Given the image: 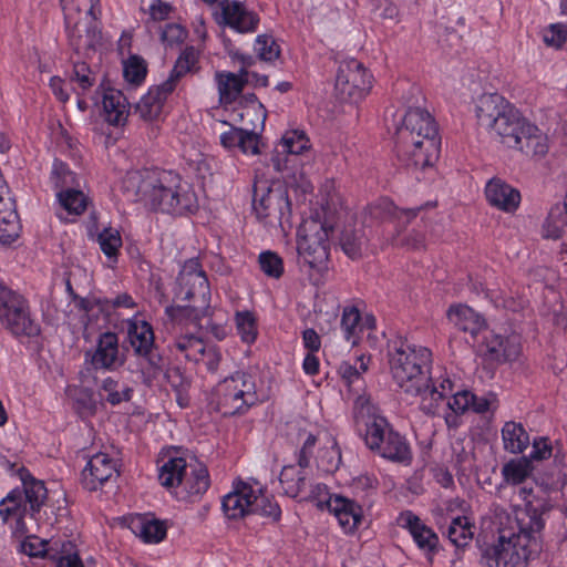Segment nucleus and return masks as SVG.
Returning a JSON list of instances; mask_svg holds the SVG:
<instances>
[{"label":"nucleus","mask_w":567,"mask_h":567,"mask_svg":"<svg viewBox=\"0 0 567 567\" xmlns=\"http://www.w3.org/2000/svg\"><path fill=\"white\" fill-rule=\"evenodd\" d=\"M318 468L327 473L336 472L341 464V451L332 435L331 443H322L316 456Z\"/></svg>","instance_id":"a18cd8bd"},{"label":"nucleus","mask_w":567,"mask_h":567,"mask_svg":"<svg viewBox=\"0 0 567 567\" xmlns=\"http://www.w3.org/2000/svg\"><path fill=\"white\" fill-rule=\"evenodd\" d=\"M361 313L354 306H347L342 309L341 315V331L343 338L351 346H358L361 339Z\"/></svg>","instance_id":"79ce46f5"},{"label":"nucleus","mask_w":567,"mask_h":567,"mask_svg":"<svg viewBox=\"0 0 567 567\" xmlns=\"http://www.w3.org/2000/svg\"><path fill=\"white\" fill-rule=\"evenodd\" d=\"M396 523L400 527L409 532L417 548L426 556L432 557L437 553L439 536L412 511L400 513Z\"/></svg>","instance_id":"aec40b11"},{"label":"nucleus","mask_w":567,"mask_h":567,"mask_svg":"<svg viewBox=\"0 0 567 567\" xmlns=\"http://www.w3.org/2000/svg\"><path fill=\"white\" fill-rule=\"evenodd\" d=\"M150 17L153 21H163L171 17L173 7L161 0H155L148 8Z\"/></svg>","instance_id":"338daca9"},{"label":"nucleus","mask_w":567,"mask_h":567,"mask_svg":"<svg viewBox=\"0 0 567 567\" xmlns=\"http://www.w3.org/2000/svg\"><path fill=\"white\" fill-rule=\"evenodd\" d=\"M255 51L264 61H275L279 58L280 50L272 37L261 34L255 41Z\"/></svg>","instance_id":"052dcab7"},{"label":"nucleus","mask_w":567,"mask_h":567,"mask_svg":"<svg viewBox=\"0 0 567 567\" xmlns=\"http://www.w3.org/2000/svg\"><path fill=\"white\" fill-rule=\"evenodd\" d=\"M135 534L145 543L157 544L166 536V526L155 519L138 518L134 523Z\"/></svg>","instance_id":"49530a36"},{"label":"nucleus","mask_w":567,"mask_h":567,"mask_svg":"<svg viewBox=\"0 0 567 567\" xmlns=\"http://www.w3.org/2000/svg\"><path fill=\"white\" fill-rule=\"evenodd\" d=\"M133 389L127 384L107 377L102 380L100 385V395L111 405H117L122 402H128L132 398Z\"/></svg>","instance_id":"ea45409f"},{"label":"nucleus","mask_w":567,"mask_h":567,"mask_svg":"<svg viewBox=\"0 0 567 567\" xmlns=\"http://www.w3.org/2000/svg\"><path fill=\"white\" fill-rule=\"evenodd\" d=\"M234 322L241 342L248 346L256 342L258 338V320L255 312L250 310L236 311Z\"/></svg>","instance_id":"a19ab883"},{"label":"nucleus","mask_w":567,"mask_h":567,"mask_svg":"<svg viewBox=\"0 0 567 567\" xmlns=\"http://www.w3.org/2000/svg\"><path fill=\"white\" fill-rule=\"evenodd\" d=\"M84 357L85 362L95 371H114L124 364L118 337L111 331L101 333L95 346L85 351Z\"/></svg>","instance_id":"dca6fc26"},{"label":"nucleus","mask_w":567,"mask_h":567,"mask_svg":"<svg viewBox=\"0 0 567 567\" xmlns=\"http://www.w3.org/2000/svg\"><path fill=\"white\" fill-rule=\"evenodd\" d=\"M502 439L505 451L512 454L523 453L529 445V435L522 423L506 422L502 427Z\"/></svg>","instance_id":"f704fd0d"},{"label":"nucleus","mask_w":567,"mask_h":567,"mask_svg":"<svg viewBox=\"0 0 567 567\" xmlns=\"http://www.w3.org/2000/svg\"><path fill=\"white\" fill-rule=\"evenodd\" d=\"M71 47L80 53L92 49L99 39V0H61Z\"/></svg>","instance_id":"6e6552de"},{"label":"nucleus","mask_w":567,"mask_h":567,"mask_svg":"<svg viewBox=\"0 0 567 567\" xmlns=\"http://www.w3.org/2000/svg\"><path fill=\"white\" fill-rule=\"evenodd\" d=\"M122 187L128 199L140 202L153 212L183 216L198 209L193 185L174 171L155 168L128 172Z\"/></svg>","instance_id":"7ed1b4c3"},{"label":"nucleus","mask_w":567,"mask_h":567,"mask_svg":"<svg viewBox=\"0 0 567 567\" xmlns=\"http://www.w3.org/2000/svg\"><path fill=\"white\" fill-rule=\"evenodd\" d=\"M365 237L362 230L346 228L340 236V246L343 252L351 259L361 257Z\"/></svg>","instance_id":"603ef678"},{"label":"nucleus","mask_w":567,"mask_h":567,"mask_svg":"<svg viewBox=\"0 0 567 567\" xmlns=\"http://www.w3.org/2000/svg\"><path fill=\"white\" fill-rule=\"evenodd\" d=\"M97 243L103 254L116 261L118 249L122 247V237L120 231L114 228H104L97 235Z\"/></svg>","instance_id":"5fc2aeb1"},{"label":"nucleus","mask_w":567,"mask_h":567,"mask_svg":"<svg viewBox=\"0 0 567 567\" xmlns=\"http://www.w3.org/2000/svg\"><path fill=\"white\" fill-rule=\"evenodd\" d=\"M258 402L255 379L237 371L218 382L210 392L208 405L223 416L245 413Z\"/></svg>","instance_id":"0eeeda50"},{"label":"nucleus","mask_w":567,"mask_h":567,"mask_svg":"<svg viewBox=\"0 0 567 567\" xmlns=\"http://www.w3.org/2000/svg\"><path fill=\"white\" fill-rule=\"evenodd\" d=\"M188 463L186 458L176 455H167L162 458L158 465V480L166 488H178L184 475H186Z\"/></svg>","instance_id":"7c9ffc66"},{"label":"nucleus","mask_w":567,"mask_h":567,"mask_svg":"<svg viewBox=\"0 0 567 567\" xmlns=\"http://www.w3.org/2000/svg\"><path fill=\"white\" fill-rule=\"evenodd\" d=\"M279 146L282 153L298 155L307 151L310 144L303 131L291 130L284 134Z\"/></svg>","instance_id":"864d4df0"},{"label":"nucleus","mask_w":567,"mask_h":567,"mask_svg":"<svg viewBox=\"0 0 567 567\" xmlns=\"http://www.w3.org/2000/svg\"><path fill=\"white\" fill-rule=\"evenodd\" d=\"M146 71L145 61L137 55L130 56L124 63V78L130 83L140 84L145 79Z\"/></svg>","instance_id":"13d9d810"},{"label":"nucleus","mask_w":567,"mask_h":567,"mask_svg":"<svg viewBox=\"0 0 567 567\" xmlns=\"http://www.w3.org/2000/svg\"><path fill=\"white\" fill-rule=\"evenodd\" d=\"M309 466L286 465L282 467L279 482L281 484L284 493L289 497L300 496L309 485Z\"/></svg>","instance_id":"c756f323"},{"label":"nucleus","mask_w":567,"mask_h":567,"mask_svg":"<svg viewBox=\"0 0 567 567\" xmlns=\"http://www.w3.org/2000/svg\"><path fill=\"white\" fill-rule=\"evenodd\" d=\"M553 455V446L547 437H537L533 441L530 458L534 461H544Z\"/></svg>","instance_id":"69168bd1"},{"label":"nucleus","mask_w":567,"mask_h":567,"mask_svg":"<svg viewBox=\"0 0 567 567\" xmlns=\"http://www.w3.org/2000/svg\"><path fill=\"white\" fill-rule=\"evenodd\" d=\"M70 81L76 84L82 92H85L94 85L95 78L85 62H75L70 75Z\"/></svg>","instance_id":"bf43d9fd"},{"label":"nucleus","mask_w":567,"mask_h":567,"mask_svg":"<svg viewBox=\"0 0 567 567\" xmlns=\"http://www.w3.org/2000/svg\"><path fill=\"white\" fill-rule=\"evenodd\" d=\"M420 208L401 209L389 199H381L370 207L371 215L377 218L390 217L398 221L405 220L406 223L415 218Z\"/></svg>","instance_id":"c03bdc74"},{"label":"nucleus","mask_w":567,"mask_h":567,"mask_svg":"<svg viewBox=\"0 0 567 567\" xmlns=\"http://www.w3.org/2000/svg\"><path fill=\"white\" fill-rule=\"evenodd\" d=\"M127 338L134 353L146 360L148 373L155 377L162 371L163 358L154 343V331L145 320L131 319L127 321Z\"/></svg>","instance_id":"4468645a"},{"label":"nucleus","mask_w":567,"mask_h":567,"mask_svg":"<svg viewBox=\"0 0 567 567\" xmlns=\"http://www.w3.org/2000/svg\"><path fill=\"white\" fill-rule=\"evenodd\" d=\"M332 227L309 218L298 228L297 251L303 265L322 275L328 270Z\"/></svg>","instance_id":"1a4fd4ad"},{"label":"nucleus","mask_w":567,"mask_h":567,"mask_svg":"<svg viewBox=\"0 0 567 567\" xmlns=\"http://www.w3.org/2000/svg\"><path fill=\"white\" fill-rule=\"evenodd\" d=\"M219 24L230 28L238 33H252L258 29L260 18L239 0H223L215 13Z\"/></svg>","instance_id":"f3484780"},{"label":"nucleus","mask_w":567,"mask_h":567,"mask_svg":"<svg viewBox=\"0 0 567 567\" xmlns=\"http://www.w3.org/2000/svg\"><path fill=\"white\" fill-rule=\"evenodd\" d=\"M198 58L199 51L197 49L194 47H186L177 58L175 65L165 82L171 83L175 90L179 79L196 69Z\"/></svg>","instance_id":"58836bf2"},{"label":"nucleus","mask_w":567,"mask_h":567,"mask_svg":"<svg viewBox=\"0 0 567 567\" xmlns=\"http://www.w3.org/2000/svg\"><path fill=\"white\" fill-rule=\"evenodd\" d=\"M372 87V75L363 63L357 59H346L339 62L334 90L343 101L358 102Z\"/></svg>","instance_id":"f8f14e48"},{"label":"nucleus","mask_w":567,"mask_h":567,"mask_svg":"<svg viewBox=\"0 0 567 567\" xmlns=\"http://www.w3.org/2000/svg\"><path fill=\"white\" fill-rule=\"evenodd\" d=\"M51 559L54 567H84L76 545L71 540H55L52 543Z\"/></svg>","instance_id":"e433bc0d"},{"label":"nucleus","mask_w":567,"mask_h":567,"mask_svg":"<svg viewBox=\"0 0 567 567\" xmlns=\"http://www.w3.org/2000/svg\"><path fill=\"white\" fill-rule=\"evenodd\" d=\"M179 295L184 300L199 298L205 310L203 316H207L210 300V288L205 271L198 259L190 258L186 260L178 274Z\"/></svg>","instance_id":"2eb2a0df"},{"label":"nucleus","mask_w":567,"mask_h":567,"mask_svg":"<svg viewBox=\"0 0 567 567\" xmlns=\"http://www.w3.org/2000/svg\"><path fill=\"white\" fill-rule=\"evenodd\" d=\"M353 421L357 432L367 447L381 457L396 463H410V444L394 431L388 420L381 415L370 396L359 395L353 404Z\"/></svg>","instance_id":"423d86ee"},{"label":"nucleus","mask_w":567,"mask_h":567,"mask_svg":"<svg viewBox=\"0 0 567 567\" xmlns=\"http://www.w3.org/2000/svg\"><path fill=\"white\" fill-rule=\"evenodd\" d=\"M478 351L485 360L491 362L512 361L519 355L520 344L515 336L503 338L493 331H485Z\"/></svg>","instance_id":"412c9836"},{"label":"nucleus","mask_w":567,"mask_h":567,"mask_svg":"<svg viewBox=\"0 0 567 567\" xmlns=\"http://www.w3.org/2000/svg\"><path fill=\"white\" fill-rule=\"evenodd\" d=\"M187 37V30L179 23H167L161 31V40L167 47L182 43Z\"/></svg>","instance_id":"e2e57ef3"},{"label":"nucleus","mask_w":567,"mask_h":567,"mask_svg":"<svg viewBox=\"0 0 567 567\" xmlns=\"http://www.w3.org/2000/svg\"><path fill=\"white\" fill-rule=\"evenodd\" d=\"M398 156L406 163L424 168L433 165L441 151V137L434 117L424 109H409L395 132Z\"/></svg>","instance_id":"39448f33"},{"label":"nucleus","mask_w":567,"mask_h":567,"mask_svg":"<svg viewBox=\"0 0 567 567\" xmlns=\"http://www.w3.org/2000/svg\"><path fill=\"white\" fill-rule=\"evenodd\" d=\"M252 208L259 219L276 218L279 223L289 217L291 204L286 189L272 187L267 181H256L252 187Z\"/></svg>","instance_id":"ddd939ff"},{"label":"nucleus","mask_w":567,"mask_h":567,"mask_svg":"<svg viewBox=\"0 0 567 567\" xmlns=\"http://www.w3.org/2000/svg\"><path fill=\"white\" fill-rule=\"evenodd\" d=\"M481 125L507 148L540 158L548 153V137L538 126L523 117L497 93L482 95L476 105Z\"/></svg>","instance_id":"20e7f679"},{"label":"nucleus","mask_w":567,"mask_h":567,"mask_svg":"<svg viewBox=\"0 0 567 567\" xmlns=\"http://www.w3.org/2000/svg\"><path fill=\"white\" fill-rule=\"evenodd\" d=\"M326 506L334 515L344 533H352L361 523L362 508L354 501L341 495H330Z\"/></svg>","instance_id":"b1692460"},{"label":"nucleus","mask_w":567,"mask_h":567,"mask_svg":"<svg viewBox=\"0 0 567 567\" xmlns=\"http://www.w3.org/2000/svg\"><path fill=\"white\" fill-rule=\"evenodd\" d=\"M219 102L225 105H231L240 96L245 84L248 82V72L241 70L239 74L233 72H217L215 74Z\"/></svg>","instance_id":"bb28decb"},{"label":"nucleus","mask_w":567,"mask_h":567,"mask_svg":"<svg viewBox=\"0 0 567 567\" xmlns=\"http://www.w3.org/2000/svg\"><path fill=\"white\" fill-rule=\"evenodd\" d=\"M251 514H258L278 520L281 516V508L272 496L262 494L261 488L255 485Z\"/></svg>","instance_id":"3c124183"},{"label":"nucleus","mask_w":567,"mask_h":567,"mask_svg":"<svg viewBox=\"0 0 567 567\" xmlns=\"http://www.w3.org/2000/svg\"><path fill=\"white\" fill-rule=\"evenodd\" d=\"M45 540L39 539L38 537H27L22 544V551L30 557L50 556L52 554V545Z\"/></svg>","instance_id":"0e129e2a"},{"label":"nucleus","mask_w":567,"mask_h":567,"mask_svg":"<svg viewBox=\"0 0 567 567\" xmlns=\"http://www.w3.org/2000/svg\"><path fill=\"white\" fill-rule=\"evenodd\" d=\"M206 343L194 333L177 336L169 346L172 352L183 355L186 360L199 362L205 353Z\"/></svg>","instance_id":"72a5a7b5"},{"label":"nucleus","mask_w":567,"mask_h":567,"mask_svg":"<svg viewBox=\"0 0 567 567\" xmlns=\"http://www.w3.org/2000/svg\"><path fill=\"white\" fill-rule=\"evenodd\" d=\"M454 389L446 394L445 398L439 400L437 412L434 415L440 414V405L446 400V410L443 413L445 424L449 429H457L461 425V415H463L471 405L472 392L467 390L456 391Z\"/></svg>","instance_id":"cd10ccee"},{"label":"nucleus","mask_w":567,"mask_h":567,"mask_svg":"<svg viewBox=\"0 0 567 567\" xmlns=\"http://www.w3.org/2000/svg\"><path fill=\"white\" fill-rule=\"evenodd\" d=\"M50 183L56 194L80 187V179L69 166L60 159H54L50 173Z\"/></svg>","instance_id":"4c0bfd02"},{"label":"nucleus","mask_w":567,"mask_h":567,"mask_svg":"<svg viewBox=\"0 0 567 567\" xmlns=\"http://www.w3.org/2000/svg\"><path fill=\"white\" fill-rule=\"evenodd\" d=\"M485 196L489 205L506 213L515 212L520 203L519 192L501 178H492L485 186Z\"/></svg>","instance_id":"393cba45"},{"label":"nucleus","mask_w":567,"mask_h":567,"mask_svg":"<svg viewBox=\"0 0 567 567\" xmlns=\"http://www.w3.org/2000/svg\"><path fill=\"white\" fill-rule=\"evenodd\" d=\"M299 441H301V447L296 453L297 463L300 466H309L310 460L313 456V451L317 445H322V443H331L332 434L327 430H317L313 432H308L302 430L298 434Z\"/></svg>","instance_id":"473e14b6"},{"label":"nucleus","mask_w":567,"mask_h":567,"mask_svg":"<svg viewBox=\"0 0 567 567\" xmlns=\"http://www.w3.org/2000/svg\"><path fill=\"white\" fill-rule=\"evenodd\" d=\"M447 319L455 328L468 332L473 338L485 327L481 315L465 305L451 306L447 310Z\"/></svg>","instance_id":"c85d7f7f"},{"label":"nucleus","mask_w":567,"mask_h":567,"mask_svg":"<svg viewBox=\"0 0 567 567\" xmlns=\"http://www.w3.org/2000/svg\"><path fill=\"white\" fill-rule=\"evenodd\" d=\"M210 480L207 468L200 463H189L186 475L178 486L189 497L202 496L209 487Z\"/></svg>","instance_id":"2f4dec72"},{"label":"nucleus","mask_w":567,"mask_h":567,"mask_svg":"<svg viewBox=\"0 0 567 567\" xmlns=\"http://www.w3.org/2000/svg\"><path fill=\"white\" fill-rule=\"evenodd\" d=\"M388 359L394 383L408 395L419 396L420 409L425 414L437 412L439 400L453 390L447 374L430 375L433 354L424 346L398 337L388 344Z\"/></svg>","instance_id":"f257e3e1"},{"label":"nucleus","mask_w":567,"mask_h":567,"mask_svg":"<svg viewBox=\"0 0 567 567\" xmlns=\"http://www.w3.org/2000/svg\"><path fill=\"white\" fill-rule=\"evenodd\" d=\"M99 94L104 121L114 127L124 126L130 115V103L123 92L114 87H101Z\"/></svg>","instance_id":"4be33fe9"},{"label":"nucleus","mask_w":567,"mask_h":567,"mask_svg":"<svg viewBox=\"0 0 567 567\" xmlns=\"http://www.w3.org/2000/svg\"><path fill=\"white\" fill-rule=\"evenodd\" d=\"M0 323L16 338H33L41 332L39 323L32 318L28 300L2 284H0Z\"/></svg>","instance_id":"9b49d317"},{"label":"nucleus","mask_w":567,"mask_h":567,"mask_svg":"<svg viewBox=\"0 0 567 567\" xmlns=\"http://www.w3.org/2000/svg\"><path fill=\"white\" fill-rule=\"evenodd\" d=\"M472 398L473 400L471 401L470 409H472L476 413L488 412L496 402V398L494 394L477 396L472 393Z\"/></svg>","instance_id":"774afa93"},{"label":"nucleus","mask_w":567,"mask_h":567,"mask_svg":"<svg viewBox=\"0 0 567 567\" xmlns=\"http://www.w3.org/2000/svg\"><path fill=\"white\" fill-rule=\"evenodd\" d=\"M246 105L240 116L255 115L256 121H251V127L244 126L238 148L248 155L259 153V132L264 130L267 112L265 106L257 100L255 94L245 96Z\"/></svg>","instance_id":"6ab92c4d"},{"label":"nucleus","mask_w":567,"mask_h":567,"mask_svg":"<svg viewBox=\"0 0 567 567\" xmlns=\"http://www.w3.org/2000/svg\"><path fill=\"white\" fill-rule=\"evenodd\" d=\"M567 40V27L563 23H553L543 31V41L546 45L559 49Z\"/></svg>","instance_id":"680f3d73"},{"label":"nucleus","mask_w":567,"mask_h":567,"mask_svg":"<svg viewBox=\"0 0 567 567\" xmlns=\"http://www.w3.org/2000/svg\"><path fill=\"white\" fill-rule=\"evenodd\" d=\"M255 486L239 481L234 489L224 496L221 507L225 515L230 519H238L251 514Z\"/></svg>","instance_id":"5701e85b"},{"label":"nucleus","mask_w":567,"mask_h":567,"mask_svg":"<svg viewBox=\"0 0 567 567\" xmlns=\"http://www.w3.org/2000/svg\"><path fill=\"white\" fill-rule=\"evenodd\" d=\"M173 91L172 84L165 81L159 85L151 87L136 103L135 113L140 118L146 122L157 120L162 113L164 103Z\"/></svg>","instance_id":"a878e982"},{"label":"nucleus","mask_w":567,"mask_h":567,"mask_svg":"<svg viewBox=\"0 0 567 567\" xmlns=\"http://www.w3.org/2000/svg\"><path fill=\"white\" fill-rule=\"evenodd\" d=\"M60 206L70 215L83 214L87 206V198L80 187L56 194Z\"/></svg>","instance_id":"09e8293b"},{"label":"nucleus","mask_w":567,"mask_h":567,"mask_svg":"<svg viewBox=\"0 0 567 567\" xmlns=\"http://www.w3.org/2000/svg\"><path fill=\"white\" fill-rule=\"evenodd\" d=\"M20 224L11 198L0 200V243L10 244L19 236Z\"/></svg>","instance_id":"c9c22d12"},{"label":"nucleus","mask_w":567,"mask_h":567,"mask_svg":"<svg viewBox=\"0 0 567 567\" xmlns=\"http://www.w3.org/2000/svg\"><path fill=\"white\" fill-rule=\"evenodd\" d=\"M369 361H370V358L360 355L357 358L354 364L343 362L340 365L339 372L348 385H352L353 383H355L357 381H359L361 379L362 373H364L368 370Z\"/></svg>","instance_id":"4d7b16f0"},{"label":"nucleus","mask_w":567,"mask_h":567,"mask_svg":"<svg viewBox=\"0 0 567 567\" xmlns=\"http://www.w3.org/2000/svg\"><path fill=\"white\" fill-rule=\"evenodd\" d=\"M474 525L465 516H457L452 519L447 529L446 536L449 540L456 547H464L468 545L474 536Z\"/></svg>","instance_id":"37998d69"},{"label":"nucleus","mask_w":567,"mask_h":567,"mask_svg":"<svg viewBox=\"0 0 567 567\" xmlns=\"http://www.w3.org/2000/svg\"><path fill=\"white\" fill-rule=\"evenodd\" d=\"M530 472L532 465L526 457L511 460L502 467V475L505 482L512 485L523 483L529 476Z\"/></svg>","instance_id":"8fccbe9b"},{"label":"nucleus","mask_w":567,"mask_h":567,"mask_svg":"<svg viewBox=\"0 0 567 567\" xmlns=\"http://www.w3.org/2000/svg\"><path fill=\"white\" fill-rule=\"evenodd\" d=\"M22 489H12L0 502V517L4 523L16 522V529L23 532V518L27 515L34 516L44 504L48 491L42 481L33 477L22 480Z\"/></svg>","instance_id":"9d476101"},{"label":"nucleus","mask_w":567,"mask_h":567,"mask_svg":"<svg viewBox=\"0 0 567 567\" xmlns=\"http://www.w3.org/2000/svg\"><path fill=\"white\" fill-rule=\"evenodd\" d=\"M118 474V460L104 452L92 455L81 473V484L90 492L97 491Z\"/></svg>","instance_id":"a211bd4d"},{"label":"nucleus","mask_w":567,"mask_h":567,"mask_svg":"<svg viewBox=\"0 0 567 567\" xmlns=\"http://www.w3.org/2000/svg\"><path fill=\"white\" fill-rule=\"evenodd\" d=\"M567 233V218L560 206L550 209L544 225L543 237L557 240Z\"/></svg>","instance_id":"de8ad7c7"},{"label":"nucleus","mask_w":567,"mask_h":567,"mask_svg":"<svg viewBox=\"0 0 567 567\" xmlns=\"http://www.w3.org/2000/svg\"><path fill=\"white\" fill-rule=\"evenodd\" d=\"M497 539L482 549L481 567H526L540 550L544 519L530 509H519L512 516L507 509L494 507Z\"/></svg>","instance_id":"f03ea898"},{"label":"nucleus","mask_w":567,"mask_h":567,"mask_svg":"<svg viewBox=\"0 0 567 567\" xmlns=\"http://www.w3.org/2000/svg\"><path fill=\"white\" fill-rule=\"evenodd\" d=\"M258 262L261 271L270 278L279 279L285 271L282 258L270 250L260 252Z\"/></svg>","instance_id":"6e6d98bb"}]
</instances>
